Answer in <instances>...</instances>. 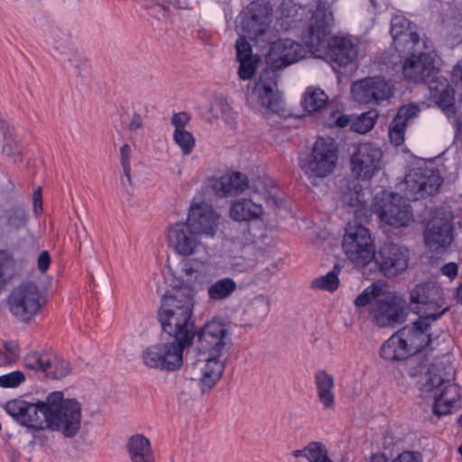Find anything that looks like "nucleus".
<instances>
[{
    "instance_id": "1",
    "label": "nucleus",
    "mask_w": 462,
    "mask_h": 462,
    "mask_svg": "<svg viewBox=\"0 0 462 462\" xmlns=\"http://www.w3.org/2000/svg\"><path fill=\"white\" fill-rule=\"evenodd\" d=\"M232 340L226 325L219 320L208 322L198 333V345L187 350L185 360L190 380L199 381L204 393L219 381L225 369Z\"/></svg>"
},
{
    "instance_id": "2",
    "label": "nucleus",
    "mask_w": 462,
    "mask_h": 462,
    "mask_svg": "<svg viewBox=\"0 0 462 462\" xmlns=\"http://www.w3.org/2000/svg\"><path fill=\"white\" fill-rule=\"evenodd\" d=\"M403 185L405 198L397 193H389L374 204L380 219L396 228L407 226L413 221V214L407 200H418L434 195L441 185V177L433 169H412L406 175Z\"/></svg>"
},
{
    "instance_id": "3",
    "label": "nucleus",
    "mask_w": 462,
    "mask_h": 462,
    "mask_svg": "<svg viewBox=\"0 0 462 462\" xmlns=\"http://www.w3.org/2000/svg\"><path fill=\"white\" fill-rule=\"evenodd\" d=\"M410 374L420 376V391L425 398L434 400L432 411L438 417L452 412L460 407L461 389L451 383L455 377V369L449 363L436 360L429 362V358L413 357L409 362Z\"/></svg>"
},
{
    "instance_id": "4",
    "label": "nucleus",
    "mask_w": 462,
    "mask_h": 462,
    "mask_svg": "<svg viewBox=\"0 0 462 462\" xmlns=\"http://www.w3.org/2000/svg\"><path fill=\"white\" fill-rule=\"evenodd\" d=\"M332 21V14L326 3L319 0L302 32V39L312 53L318 54L324 51L329 62L345 67L356 60L358 47L352 39L346 36H334L327 40Z\"/></svg>"
},
{
    "instance_id": "5",
    "label": "nucleus",
    "mask_w": 462,
    "mask_h": 462,
    "mask_svg": "<svg viewBox=\"0 0 462 462\" xmlns=\"http://www.w3.org/2000/svg\"><path fill=\"white\" fill-rule=\"evenodd\" d=\"M197 292L196 285L182 284L165 293L159 319L162 330L166 334L176 333L194 339L196 332L192 320V310Z\"/></svg>"
},
{
    "instance_id": "6",
    "label": "nucleus",
    "mask_w": 462,
    "mask_h": 462,
    "mask_svg": "<svg viewBox=\"0 0 462 462\" xmlns=\"http://www.w3.org/2000/svg\"><path fill=\"white\" fill-rule=\"evenodd\" d=\"M168 336V338L149 345L142 351V362L146 367L174 372L182 366L184 351L189 349L193 339L176 333Z\"/></svg>"
},
{
    "instance_id": "7",
    "label": "nucleus",
    "mask_w": 462,
    "mask_h": 462,
    "mask_svg": "<svg viewBox=\"0 0 462 462\" xmlns=\"http://www.w3.org/2000/svg\"><path fill=\"white\" fill-rule=\"evenodd\" d=\"M46 429L61 433L65 438H75L81 429L82 406L76 399H64L61 392L47 396Z\"/></svg>"
},
{
    "instance_id": "8",
    "label": "nucleus",
    "mask_w": 462,
    "mask_h": 462,
    "mask_svg": "<svg viewBox=\"0 0 462 462\" xmlns=\"http://www.w3.org/2000/svg\"><path fill=\"white\" fill-rule=\"evenodd\" d=\"M273 7L264 0H255L250 3L240 14V28L242 33L254 41L261 48L274 36L270 27Z\"/></svg>"
},
{
    "instance_id": "9",
    "label": "nucleus",
    "mask_w": 462,
    "mask_h": 462,
    "mask_svg": "<svg viewBox=\"0 0 462 462\" xmlns=\"http://www.w3.org/2000/svg\"><path fill=\"white\" fill-rule=\"evenodd\" d=\"M337 161V146L332 138H318L311 153L300 158V168L309 178H325L336 167Z\"/></svg>"
},
{
    "instance_id": "10",
    "label": "nucleus",
    "mask_w": 462,
    "mask_h": 462,
    "mask_svg": "<svg viewBox=\"0 0 462 462\" xmlns=\"http://www.w3.org/2000/svg\"><path fill=\"white\" fill-rule=\"evenodd\" d=\"M342 246L348 259L358 266L365 265L374 256L369 231L360 224H348Z\"/></svg>"
},
{
    "instance_id": "11",
    "label": "nucleus",
    "mask_w": 462,
    "mask_h": 462,
    "mask_svg": "<svg viewBox=\"0 0 462 462\" xmlns=\"http://www.w3.org/2000/svg\"><path fill=\"white\" fill-rule=\"evenodd\" d=\"M409 309L406 301L394 294H383L371 306L370 318L380 328H393L406 320Z\"/></svg>"
},
{
    "instance_id": "12",
    "label": "nucleus",
    "mask_w": 462,
    "mask_h": 462,
    "mask_svg": "<svg viewBox=\"0 0 462 462\" xmlns=\"http://www.w3.org/2000/svg\"><path fill=\"white\" fill-rule=\"evenodd\" d=\"M41 294L34 282H23L8 297L10 311L19 320L29 322L41 310Z\"/></svg>"
},
{
    "instance_id": "13",
    "label": "nucleus",
    "mask_w": 462,
    "mask_h": 462,
    "mask_svg": "<svg viewBox=\"0 0 462 462\" xmlns=\"http://www.w3.org/2000/svg\"><path fill=\"white\" fill-rule=\"evenodd\" d=\"M274 39L275 35L270 42H265V46L269 45V50L265 54L264 69H272L277 73V70L283 69L305 57V50L299 42L291 39Z\"/></svg>"
},
{
    "instance_id": "14",
    "label": "nucleus",
    "mask_w": 462,
    "mask_h": 462,
    "mask_svg": "<svg viewBox=\"0 0 462 462\" xmlns=\"http://www.w3.org/2000/svg\"><path fill=\"white\" fill-rule=\"evenodd\" d=\"M5 410L22 426L34 430L46 429L47 399L36 403L14 399L5 403Z\"/></svg>"
},
{
    "instance_id": "15",
    "label": "nucleus",
    "mask_w": 462,
    "mask_h": 462,
    "mask_svg": "<svg viewBox=\"0 0 462 462\" xmlns=\"http://www.w3.org/2000/svg\"><path fill=\"white\" fill-rule=\"evenodd\" d=\"M410 258L408 247L393 242L384 243L373 257L380 272L388 278L403 273L408 268Z\"/></svg>"
},
{
    "instance_id": "16",
    "label": "nucleus",
    "mask_w": 462,
    "mask_h": 462,
    "mask_svg": "<svg viewBox=\"0 0 462 462\" xmlns=\"http://www.w3.org/2000/svg\"><path fill=\"white\" fill-rule=\"evenodd\" d=\"M383 152L371 143H360L350 158L352 173L363 180H371L382 168Z\"/></svg>"
},
{
    "instance_id": "17",
    "label": "nucleus",
    "mask_w": 462,
    "mask_h": 462,
    "mask_svg": "<svg viewBox=\"0 0 462 462\" xmlns=\"http://www.w3.org/2000/svg\"><path fill=\"white\" fill-rule=\"evenodd\" d=\"M391 35L396 51L410 52L430 49L427 41L421 40L415 31V25L402 15H395L391 21Z\"/></svg>"
},
{
    "instance_id": "18",
    "label": "nucleus",
    "mask_w": 462,
    "mask_h": 462,
    "mask_svg": "<svg viewBox=\"0 0 462 462\" xmlns=\"http://www.w3.org/2000/svg\"><path fill=\"white\" fill-rule=\"evenodd\" d=\"M166 236L169 246L182 256L194 254L204 248L201 238L193 232L187 222H176L169 226Z\"/></svg>"
},
{
    "instance_id": "19",
    "label": "nucleus",
    "mask_w": 462,
    "mask_h": 462,
    "mask_svg": "<svg viewBox=\"0 0 462 462\" xmlns=\"http://www.w3.org/2000/svg\"><path fill=\"white\" fill-rule=\"evenodd\" d=\"M424 50L405 52L410 56L402 65V73L409 81L414 83L427 82L439 73L434 58L430 53L424 52Z\"/></svg>"
},
{
    "instance_id": "20",
    "label": "nucleus",
    "mask_w": 462,
    "mask_h": 462,
    "mask_svg": "<svg viewBox=\"0 0 462 462\" xmlns=\"http://www.w3.org/2000/svg\"><path fill=\"white\" fill-rule=\"evenodd\" d=\"M445 310L446 309L440 310L439 313L424 311V316H420L411 326H406L399 330L400 335L414 355L430 343V333L429 332L430 322L438 319Z\"/></svg>"
},
{
    "instance_id": "21",
    "label": "nucleus",
    "mask_w": 462,
    "mask_h": 462,
    "mask_svg": "<svg viewBox=\"0 0 462 462\" xmlns=\"http://www.w3.org/2000/svg\"><path fill=\"white\" fill-rule=\"evenodd\" d=\"M220 215L208 203L193 204L189 208L187 224L201 239L217 234Z\"/></svg>"
},
{
    "instance_id": "22",
    "label": "nucleus",
    "mask_w": 462,
    "mask_h": 462,
    "mask_svg": "<svg viewBox=\"0 0 462 462\" xmlns=\"http://www.w3.org/2000/svg\"><path fill=\"white\" fill-rule=\"evenodd\" d=\"M411 303L418 304L413 311L424 316V311L439 313L443 305V295L439 286L434 282L418 284L411 291Z\"/></svg>"
},
{
    "instance_id": "23",
    "label": "nucleus",
    "mask_w": 462,
    "mask_h": 462,
    "mask_svg": "<svg viewBox=\"0 0 462 462\" xmlns=\"http://www.w3.org/2000/svg\"><path fill=\"white\" fill-rule=\"evenodd\" d=\"M354 98L363 104H378L392 95V88L383 79L367 78L352 86Z\"/></svg>"
},
{
    "instance_id": "24",
    "label": "nucleus",
    "mask_w": 462,
    "mask_h": 462,
    "mask_svg": "<svg viewBox=\"0 0 462 462\" xmlns=\"http://www.w3.org/2000/svg\"><path fill=\"white\" fill-rule=\"evenodd\" d=\"M424 241L431 252L440 254L446 251L453 241L450 221L439 217H433L426 226Z\"/></svg>"
},
{
    "instance_id": "25",
    "label": "nucleus",
    "mask_w": 462,
    "mask_h": 462,
    "mask_svg": "<svg viewBox=\"0 0 462 462\" xmlns=\"http://www.w3.org/2000/svg\"><path fill=\"white\" fill-rule=\"evenodd\" d=\"M278 74L272 69H263L255 83L254 91L263 106L277 112L282 106V98L277 90Z\"/></svg>"
},
{
    "instance_id": "26",
    "label": "nucleus",
    "mask_w": 462,
    "mask_h": 462,
    "mask_svg": "<svg viewBox=\"0 0 462 462\" xmlns=\"http://www.w3.org/2000/svg\"><path fill=\"white\" fill-rule=\"evenodd\" d=\"M253 236L248 223H233L224 231L222 253H244L251 248Z\"/></svg>"
},
{
    "instance_id": "27",
    "label": "nucleus",
    "mask_w": 462,
    "mask_h": 462,
    "mask_svg": "<svg viewBox=\"0 0 462 462\" xmlns=\"http://www.w3.org/2000/svg\"><path fill=\"white\" fill-rule=\"evenodd\" d=\"M340 189L342 204L353 209L356 218L367 217V198L363 186L356 180L345 181Z\"/></svg>"
},
{
    "instance_id": "28",
    "label": "nucleus",
    "mask_w": 462,
    "mask_h": 462,
    "mask_svg": "<svg viewBox=\"0 0 462 462\" xmlns=\"http://www.w3.org/2000/svg\"><path fill=\"white\" fill-rule=\"evenodd\" d=\"M381 356L387 361H400L409 358L408 363L413 357L422 356L423 358H427L422 355H415L409 348V346L406 345L405 340L400 335V331L393 335L389 339H387L381 347ZM410 366V365L408 364Z\"/></svg>"
},
{
    "instance_id": "29",
    "label": "nucleus",
    "mask_w": 462,
    "mask_h": 462,
    "mask_svg": "<svg viewBox=\"0 0 462 462\" xmlns=\"http://www.w3.org/2000/svg\"><path fill=\"white\" fill-rule=\"evenodd\" d=\"M126 449L131 462H155L151 441L143 434L131 436L127 440Z\"/></svg>"
},
{
    "instance_id": "30",
    "label": "nucleus",
    "mask_w": 462,
    "mask_h": 462,
    "mask_svg": "<svg viewBox=\"0 0 462 462\" xmlns=\"http://www.w3.org/2000/svg\"><path fill=\"white\" fill-rule=\"evenodd\" d=\"M263 212L261 205L247 199L234 201L229 208V216L236 223H248L249 220L259 218Z\"/></svg>"
},
{
    "instance_id": "31",
    "label": "nucleus",
    "mask_w": 462,
    "mask_h": 462,
    "mask_svg": "<svg viewBox=\"0 0 462 462\" xmlns=\"http://www.w3.org/2000/svg\"><path fill=\"white\" fill-rule=\"evenodd\" d=\"M219 196L238 195L249 188L247 177L241 172H234L229 176H223L213 186Z\"/></svg>"
},
{
    "instance_id": "32",
    "label": "nucleus",
    "mask_w": 462,
    "mask_h": 462,
    "mask_svg": "<svg viewBox=\"0 0 462 462\" xmlns=\"http://www.w3.org/2000/svg\"><path fill=\"white\" fill-rule=\"evenodd\" d=\"M315 384L317 388L318 400L323 409L329 411L334 410L336 403L335 394L333 392V376L325 371H319L315 374Z\"/></svg>"
},
{
    "instance_id": "33",
    "label": "nucleus",
    "mask_w": 462,
    "mask_h": 462,
    "mask_svg": "<svg viewBox=\"0 0 462 462\" xmlns=\"http://www.w3.org/2000/svg\"><path fill=\"white\" fill-rule=\"evenodd\" d=\"M42 373L51 380H61L71 374L72 365L62 356L48 353Z\"/></svg>"
},
{
    "instance_id": "34",
    "label": "nucleus",
    "mask_w": 462,
    "mask_h": 462,
    "mask_svg": "<svg viewBox=\"0 0 462 462\" xmlns=\"http://www.w3.org/2000/svg\"><path fill=\"white\" fill-rule=\"evenodd\" d=\"M236 290V283L231 278H222L208 288V295L213 301H220L229 298Z\"/></svg>"
},
{
    "instance_id": "35",
    "label": "nucleus",
    "mask_w": 462,
    "mask_h": 462,
    "mask_svg": "<svg viewBox=\"0 0 462 462\" xmlns=\"http://www.w3.org/2000/svg\"><path fill=\"white\" fill-rule=\"evenodd\" d=\"M328 96L319 88H309L301 102L303 107L309 113L321 110L327 104Z\"/></svg>"
},
{
    "instance_id": "36",
    "label": "nucleus",
    "mask_w": 462,
    "mask_h": 462,
    "mask_svg": "<svg viewBox=\"0 0 462 462\" xmlns=\"http://www.w3.org/2000/svg\"><path fill=\"white\" fill-rule=\"evenodd\" d=\"M222 254L233 271L243 273L254 266V260L247 256V251L244 253H222Z\"/></svg>"
},
{
    "instance_id": "37",
    "label": "nucleus",
    "mask_w": 462,
    "mask_h": 462,
    "mask_svg": "<svg viewBox=\"0 0 462 462\" xmlns=\"http://www.w3.org/2000/svg\"><path fill=\"white\" fill-rule=\"evenodd\" d=\"M340 271V267L336 264L333 270L328 273L326 275L313 280L311 282V287L313 289L324 290L328 291H336L339 284L338 274Z\"/></svg>"
},
{
    "instance_id": "38",
    "label": "nucleus",
    "mask_w": 462,
    "mask_h": 462,
    "mask_svg": "<svg viewBox=\"0 0 462 462\" xmlns=\"http://www.w3.org/2000/svg\"><path fill=\"white\" fill-rule=\"evenodd\" d=\"M15 274V262L5 252H0V291Z\"/></svg>"
},
{
    "instance_id": "39",
    "label": "nucleus",
    "mask_w": 462,
    "mask_h": 462,
    "mask_svg": "<svg viewBox=\"0 0 462 462\" xmlns=\"http://www.w3.org/2000/svg\"><path fill=\"white\" fill-rule=\"evenodd\" d=\"M377 117L378 114L375 110L363 113L352 122L351 129L359 134H365L374 127Z\"/></svg>"
},
{
    "instance_id": "40",
    "label": "nucleus",
    "mask_w": 462,
    "mask_h": 462,
    "mask_svg": "<svg viewBox=\"0 0 462 462\" xmlns=\"http://www.w3.org/2000/svg\"><path fill=\"white\" fill-rule=\"evenodd\" d=\"M305 457L310 462H334L328 457L326 447L318 441H313L306 446Z\"/></svg>"
},
{
    "instance_id": "41",
    "label": "nucleus",
    "mask_w": 462,
    "mask_h": 462,
    "mask_svg": "<svg viewBox=\"0 0 462 462\" xmlns=\"http://www.w3.org/2000/svg\"><path fill=\"white\" fill-rule=\"evenodd\" d=\"M322 114L324 124L329 127H344L350 123V118L347 116L342 115L339 110L333 109L332 107H325L322 110Z\"/></svg>"
},
{
    "instance_id": "42",
    "label": "nucleus",
    "mask_w": 462,
    "mask_h": 462,
    "mask_svg": "<svg viewBox=\"0 0 462 462\" xmlns=\"http://www.w3.org/2000/svg\"><path fill=\"white\" fill-rule=\"evenodd\" d=\"M173 140L180 148L184 155L191 153L195 146V138L187 130H178L173 133Z\"/></svg>"
},
{
    "instance_id": "43",
    "label": "nucleus",
    "mask_w": 462,
    "mask_h": 462,
    "mask_svg": "<svg viewBox=\"0 0 462 462\" xmlns=\"http://www.w3.org/2000/svg\"><path fill=\"white\" fill-rule=\"evenodd\" d=\"M48 353L31 351L23 357L24 365L32 370L42 372Z\"/></svg>"
},
{
    "instance_id": "44",
    "label": "nucleus",
    "mask_w": 462,
    "mask_h": 462,
    "mask_svg": "<svg viewBox=\"0 0 462 462\" xmlns=\"http://www.w3.org/2000/svg\"><path fill=\"white\" fill-rule=\"evenodd\" d=\"M239 61L238 75L243 80L251 79L257 68V64L260 61L259 57L244 58L237 60Z\"/></svg>"
},
{
    "instance_id": "45",
    "label": "nucleus",
    "mask_w": 462,
    "mask_h": 462,
    "mask_svg": "<svg viewBox=\"0 0 462 462\" xmlns=\"http://www.w3.org/2000/svg\"><path fill=\"white\" fill-rule=\"evenodd\" d=\"M382 287L373 284L372 286L366 288L361 294L357 296V298L355 300V304L357 307H365L368 305L373 299L374 300L378 298H381L383 296L382 293Z\"/></svg>"
},
{
    "instance_id": "46",
    "label": "nucleus",
    "mask_w": 462,
    "mask_h": 462,
    "mask_svg": "<svg viewBox=\"0 0 462 462\" xmlns=\"http://www.w3.org/2000/svg\"><path fill=\"white\" fill-rule=\"evenodd\" d=\"M406 125L401 121L393 118L389 125V138L395 146L401 145L404 141Z\"/></svg>"
},
{
    "instance_id": "47",
    "label": "nucleus",
    "mask_w": 462,
    "mask_h": 462,
    "mask_svg": "<svg viewBox=\"0 0 462 462\" xmlns=\"http://www.w3.org/2000/svg\"><path fill=\"white\" fill-rule=\"evenodd\" d=\"M199 263H196V266H194V264L191 262H185L182 268L186 282L189 283L197 282L198 284L194 283L191 286L196 285L198 290L201 287L199 281L202 280L204 277L202 272L199 270Z\"/></svg>"
},
{
    "instance_id": "48",
    "label": "nucleus",
    "mask_w": 462,
    "mask_h": 462,
    "mask_svg": "<svg viewBox=\"0 0 462 462\" xmlns=\"http://www.w3.org/2000/svg\"><path fill=\"white\" fill-rule=\"evenodd\" d=\"M431 98H433L442 109L451 110L455 102V91L450 87L439 94H433Z\"/></svg>"
},
{
    "instance_id": "49",
    "label": "nucleus",
    "mask_w": 462,
    "mask_h": 462,
    "mask_svg": "<svg viewBox=\"0 0 462 462\" xmlns=\"http://www.w3.org/2000/svg\"><path fill=\"white\" fill-rule=\"evenodd\" d=\"M24 381V374L21 371H14L0 376V387L15 388Z\"/></svg>"
},
{
    "instance_id": "50",
    "label": "nucleus",
    "mask_w": 462,
    "mask_h": 462,
    "mask_svg": "<svg viewBox=\"0 0 462 462\" xmlns=\"http://www.w3.org/2000/svg\"><path fill=\"white\" fill-rule=\"evenodd\" d=\"M27 219V212L23 208H17L10 213L7 223L12 228L20 229L25 226Z\"/></svg>"
},
{
    "instance_id": "51",
    "label": "nucleus",
    "mask_w": 462,
    "mask_h": 462,
    "mask_svg": "<svg viewBox=\"0 0 462 462\" xmlns=\"http://www.w3.org/2000/svg\"><path fill=\"white\" fill-rule=\"evenodd\" d=\"M419 112L420 108L416 105L411 104L403 106L398 110V113L394 118L401 121V123H403L407 126L408 122L417 116Z\"/></svg>"
},
{
    "instance_id": "52",
    "label": "nucleus",
    "mask_w": 462,
    "mask_h": 462,
    "mask_svg": "<svg viewBox=\"0 0 462 462\" xmlns=\"http://www.w3.org/2000/svg\"><path fill=\"white\" fill-rule=\"evenodd\" d=\"M246 38L248 37L242 33L236 42L237 60L254 57L252 55V48L249 42H246Z\"/></svg>"
},
{
    "instance_id": "53",
    "label": "nucleus",
    "mask_w": 462,
    "mask_h": 462,
    "mask_svg": "<svg viewBox=\"0 0 462 462\" xmlns=\"http://www.w3.org/2000/svg\"><path fill=\"white\" fill-rule=\"evenodd\" d=\"M427 82L429 83L430 97H432L433 94H439L445 89L450 88L447 79L444 77H438L437 75L434 78L430 79Z\"/></svg>"
},
{
    "instance_id": "54",
    "label": "nucleus",
    "mask_w": 462,
    "mask_h": 462,
    "mask_svg": "<svg viewBox=\"0 0 462 462\" xmlns=\"http://www.w3.org/2000/svg\"><path fill=\"white\" fill-rule=\"evenodd\" d=\"M251 188L254 189L257 193H266L267 202H273V204H276L274 197L271 194L272 184L270 183L269 180L253 181Z\"/></svg>"
},
{
    "instance_id": "55",
    "label": "nucleus",
    "mask_w": 462,
    "mask_h": 462,
    "mask_svg": "<svg viewBox=\"0 0 462 462\" xmlns=\"http://www.w3.org/2000/svg\"><path fill=\"white\" fill-rule=\"evenodd\" d=\"M269 300L263 295L256 296L252 301V310L260 316H265L269 311Z\"/></svg>"
},
{
    "instance_id": "56",
    "label": "nucleus",
    "mask_w": 462,
    "mask_h": 462,
    "mask_svg": "<svg viewBox=\"0 0 462 462\" xmlns=\"http://www.w3.org/2000/svg\"><path fill=\"white\" fill-rule=\"evenodd\" d=\"M300 6L291 0H283L281 4V13L284 18H291L297 15Z\"/></svg>"
},
{
    "instance_id": "57",
    "label": "nucleus",
    "mask_w": 462,
    "mask_h": 462,
    "mask_svg": "<svg viewBox=\"0 0 462 462\" xmlns=\"http://www.w3.org/2000/svg\"><path fill=\"white\" fill-rule=\"evenodd\" d=\"M189 116L185 112L176 113L172 116L171 123L175 127L174 131L185 130V125L189 123Z\"/></svg>"
},
{
    "instance_id": "58",
    "label": "nucleus",
    "mask_w": 462,
    "mask_h": 462,
    "mask_svg": "<svg viewBox=\"0 0 462 462\" xmlns=\"http://www.w3.org/2000/svg\"><path fill=\"white\" fill-rule=\"evenodd\" d=\"M393 462H422V457L419 452L404 451Z\"/></svg>"
},
{
    "instance_id": "59",
    "label": "nucleus",
    "mask_w": 462,
    "mask_h": 462,
    "mask_svg": "<svg viewBox=\"0 0 462 462\" xmlns=\"http://www.w3.org/2000/svg\"><path fill=\"white\" fill-rule=\"evenodd\" d=\"M51 263V255L48 251H42L41 252L40 255L38 256L37 260V265L38 269L42 273H44L49 269Z\"/></svg>"
},
{
    "instance_id": "60",
    "label": "nucleus",
    "mask_w": 462,
    "mask_h": 462,
    "mask_svg": "<svg viewBox=\"0 0 462 462\" xmlns=\"http://www.w3.org/2000/svg\"><path fill=\"white\" fill-rule=\"evenodd\" d=\"M441 273L453 280L457 275V265L455 263H448L442 266Z\"/></svg>"
},
{
    "instance_id": "61",
    "label": "nucleus",
    "mask_w": 462,
    "mask_h": 462,
    "mask_svg": "<svg viewBox=\"0 0 462 462\" xmlns=\"http://www.w3.org/2000/svg\"><path fill=\"white\" fill-rule=\"evenodd\" d=\"M33 210L35 214H39L42 210V195L41 187L36 189L33 192Z\"/></svg>"
},
{
    "instance_id": "62",
    "label": "nucleus",
    "mask_w": 462,
    "mask_h": 462,
    "mask_svg": "<svg viewBox=\"0 0 462 462\" xmlns=\"http://www.w3.org/2000/svg\"><path fill=\"white\" fill-rule=\"evenodd\" d=\"M130 153L131 148L129 144L125 143L120 148V158L122 167L130 165Z\"/></svg>"
},
{
    "instance_id": "63",
    "label": "nucleus",
    "mask_w": 462,
    "mask_h": 462,
    "mask_svg": "<svg viewBox=\"0 0 462 462\" xmlns=\"http://www.w3.org/2000/svg\"><path fill=\"white\" fill-rule=\"evenodd\" d=\"M452 80L457 86L462 87V61H459L454 68Z\"/></svg>"
},
{
    "instance_id": "64",
    "label": "nucleus",
    "mask_w": 462,
    "mask_h": 462,
    "mask_svg": "<svg viewBox=\"0 0 462 462\" xmlns=\"http://www.w3.org/2000/svg\"><path fill=\"white\" fill-rule=\"evenodd\" d=\"M6 453L8 455V458L11 462H17L21 457V453L18 452L14 447L11 445H7L5 448Z\"/></svg>"
}]
</instances>
